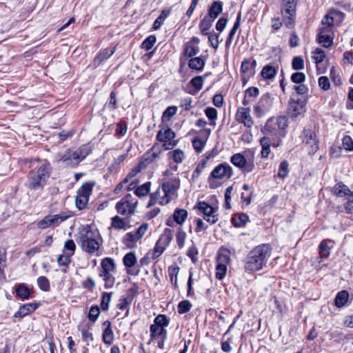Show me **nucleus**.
<instances>
[{"mask_svg": "<svg viewBox=\"0 0 353 353\" xmlns=\"http://www.w3.org/2000/svg\"><path fill=\"white\" fill-rule=\"evenodd\" d=\"M169 323L170 319L165 315L159 314L155 317L153 325L165 328L168 326Z\"/></svg>", "mask_w": 353, "mask_h": 353, "instance_id": "c03bdc74", "label": "nucleus"}, {"mask_svg": "<svg viewBox=\"0 0 353 353\" xmlns=\"http://www.w3.org/2000/svg\"><path fill=\"white\" fill-rule=\"evenodd\" d=\"M114 274H99V276L102 278L104 282V287L105 289L112 288L115 283Z\"/></svg>", "mask_w": 353, "mask_h": 353, "instance_id": "a19ab883", "label": "nucleus"}, {"mask_svg": "<svg viewBox=\"0 0 353 353\" xmlns=\"http://www.w3.org/2000/svg\"><path fill=\"white\" fill-rule=\"evenodd\" d=\"M94 185V182L84 183L78 190L75 203L79 210L84 209L87 206Z\"/></svg>", "mask_w": 353, "mask_h": 353, "instance_id": "1a4fd4ad", "label": "nucleus"}, {"mask_svg": "<svg viewBox=\"0 0 353 353\" xmlns=\"http://www.w3.org/2000/svg\"><path fill=\"white\" fill-rule=\"evenodd\" d=\"M319 254L321 258H327L330 254V249L327 245V241H323L319 246Z\"/></svg>", "mask_w": 353, "mask_h": 353, "instance_id": "3c124183", "label": "nucleus"}, {"mask_svg": "<svg viewBox=\"0 0 353 353\" xmlns=\"http://www.w3.org/2000/svg\"><path fill=\"white\" fill-rule=\"evenodd\" d=\"M103 325L105 326V328L103 332V341L107 345H111L114 339V333L111 327V323L109 321H105L103 323Z\"/></svg>", "mask_w": 353, "mask_h": 353, "instance_id": "a878e982", "label": "nucleus"}, {"mask_svg": "<svg viewBox=\"0 0 353 353\" xmlns=\"http://www.w3.org/2000/svg\"><path fill=\"white\" fill-rule=\"evenodd\" d=\"M188 217V212L185 209L177 208L173 214L174 221L179 225H182Z\"/></svg>", "mask_w": 353, "mask_h": 353, "instance_id": "7c9ffc66", "label": "nucleus"}, {"mask_svg": "<svg viewBox=\"0 0 353 353\" xmlns=\"http://www.w3.org/2000/svg\"><path fill=\"white\" fill-rule=\"evenodd\" d=\"M90 148L85 145L75 150L69 149L61 157L60 161H63L65 165L74 167L84 159L90 154Z\"/></svg>", "mask_w": 353, "mask_h": 353, "instance_id": "423d86ee", "label": "nucleus"}, {"mask_svg": "<svg viewBox=\"0 0 353 353\" xmlns=\"http://www.w3.org/2000/svg\"><path fill=\"white\" fill-rule=\"evenodd\" d=\"M150 182H147L141 185L137 186L134 191V194L137 196H143L147 195L150 189Z\"/></svg>", "mask_w": 353, "mask_h": 353, "instance_id": "a18cd8bd", "label": "nucleus"}, {"mask_svg": "<svg viewBox=\"0 0 353 353\" xmlns=\"http://www.w3.org/2000/svg\"><path fill=\"white\" fill-rule=\"evenodd\" d=\"M180 187V180L177 176H172L170 179L162 182L161 188L150 195L148 206L155 203L160 205L168 204L171 200L175 199L177 190Z\"/></svg>", "mask_w": 353, "mask_h": 353, "instance_id": "f03ea898", "label": "nucleus"}, {"mask_svg": "<svg viewBox=\"0 0 353 353\" xmlns=\"http://www.w3.org/2000/svg\"><path fill=\"white\" fill-rule=\"evenodd\" d=\"M64 250L70 251V252L68 253V254L72 256L76 250V245L74 241L72 239L65 241L64 243Z\"/></svg>", "mask_w": 353, "mask_h": 353, "instance_id": "69168bd1", "label": "nucleus"}, {"mask_svg": "<svg viewBox=\"0 0 353 353\" xmlns=\"http://www.w3.org/2000/svg\"><path fill=\"white\" fill-rule=\"evenodd\" d=\"M123 262L128 270V274L132 275H138L139 274L140 270L139 269L137 270L131 269L137 262V257L134 252H131L127 253L123 259Z\"/></svg>", "mask_w": 353, "mask_h": 353, "instance_id": "4be33fe9", "label": "nucleus"}, {"mask_svg": "<svg viewBox=\"0 0 353 353\" xmlns=\"http://www.w3.org/2000/svg\"><path fill=\"white\" fill-rule=\"evenodd\" d=\"M115 271L116 265L114 261L112 258L106 257L102 259L99 275L105 274H114Z\"/></svg>", "mask_w": 353, "mask_h": 353, "instance_id": "5701e85b", "label": "nucleus"}, {"mask_svg": "<svg viewBox=\"0 0 353 353\" xmlns=\"http://www.w3.org/2000/svg\"><path fill=\"white\" fill-rule=\"evenodd\" d=\"M276 70L271 65H265L261 71V75L264 79H271L274 77Z\"/></svg>", "mask_w": 353, "mask_h": 353, "instance_id": "49530a36", "label": "nucleus"}, {"mask_svg": "<svg viewBox=\"0 0 353 353\" xmlns=\"http://www.w3.org/2000/svg\"><path fill=\"white\" fill-rule=\"evenodd\" d=\"M114 53V48H106L101 50L94 59L96 65H99L104 60L110 58Z\"/></svg>", "mask_w": 353, "mask_h": 353, "instance_id": "c85d7f7f", "label": "nucleus"}, {"mask_svg": "<svg viewBox=\"0 0 353 353\" xmlns=\"http://www.w3.org/2000/svg\"><path fill=\"white\" fill-rule=\"evenodd\" d=\"M303 133L304 141L308 146V152L310 154H314L319 149L316 134L312 130H304Z\"/></svg>", "mask_w": 353, "mask_h": 353, "instance_id": "6ab92c4d", "label": "nucleus"}, {"mask_svg": "<svg viewBox=\"0 0 353 353\" xmlns=\"http://www.w3.org/2000/svg\"><path fill=\"white\" fill-rule=\"evenodd\" d=\"M349 298L347 292L343 290L339 292L335 298V305L339 307H343L347 303Z\"/></svg>", "mask_w": 353, "mask_h": 353, "instance_id": "c9c22d12", "label": "nucleus"}, {"mask_svg": "<svg viewBox=\"0 0 353 353\" xmlns=\"http://www.w3.org/2000/svg\"><path fill=\"white\" fill-rule=\"evenodd\" d=\"M140 240L134 232H128L123 238V243L128 248H132L136 246V243Z\"/></svg>", "mask_w": 353, "mask_h": 353, "instance_id": "473e14b6", "label": "nucleus"}, {"mask_svg": "<svg viewBox=\"0 0 353 353\" xmlns=\"http://www.w3.org/2000/svg\"><path fill=\"white\" fill-rule=\"evenodd\" d=\"M292 67L295 70H301L304 68V61L301 57H295L292 61Z\"/></svg>", "mask_w": 353, "mask_h": 353, "instance_id": "052dcab7", "label": "nucleus"}, {"mask_svg": "<svg viewBox=\"0 0 353 353\" xmlns=\"http://www.w3.org/2000/svg\"><path fill=\"white\" fill-rule=\"evenodd\" d=\"M284 23L288 28L291 27L294 22L295 15V4L293 1H288L281 8Z\"/></svg>", "mask_w": 353, "mask_h": 353, "instance_id": "f3484780", "label": "nucleus"}, {"mask_svg": "<svg viewBox=\"0 0 353 353\" xmlns=\"http://www.w3.org/2000/svg\"><path fill=\"white\" fill-rule=\"evenodd\" d=\"M343 148L347 151L353 150V140L350 136H345L342 140Z\"/></svg>", "mask_w": 353, "mask_h": 353, "instance_id": "e2e57ef3", "label": "nucleus"}, {"mask_svg": "<svg viewBox=\"0 0 353 353\" xmlns=\"http://www.w3.org/2000/svg\"><path fill=\"white\" fill-rule=\"evenodd\" d=\"M223 10V3L219 1H214L209 10H208V17L212 20H214L219 14L222 12Z\"/></svg>", "mask_w": 353, "mask_h": 353, "instance_id": "cd10ccee", "label": "nucleus"}, {"mask_svg": "<svg viewBox=\"0 0 353 353\" xmlns=\"http://www.w3.org/2000/svg\"><path fill=\"white\" fill-rule=\"evenodd\" d=\"M72 216L70 212H61L57 214H48L37 223L39 229L55 228Z\"/></svg>", "mask_w": 353, "mask_h": 353, "instance_id": "6e6552de", "label": "nucleus"}, {"mask_svg": "<svg viewBox=\"0 0 353 353\" xmlns=\"http://www.w3.org/2000/svg\"><path fill=\"white\" fill-rule=\"evenodd\" d=\"M137 204V199L131 194H128L117 203L115 209L119 214L130 217L135 213Z\"/></svg>", "mask_w": 353, "mask_h": 353, "instance_id": "0eeeda50", "label": "nucleus"}, {"mask_svg": "<svg viewBox=\"0 0 353 353\" xmlns=\"http://www.w3.org/2000/svg\"><path fill=\"white\" fill-rule=\"evenodd\" d=\"M112 292H103L101 296V307L103 310H108L109 308V304L111 301Z\"/></svg>", "mask_w": 353, "mask_h": 353, "instance_id": "864d4df0", "label": "nucleus"}, {"mask_svg": "<svg viewBox=\"0 0 353 353\" xmlns=\"http://www.w3.org/2000/svg\"><path fill=\"white\" fill-rule=\"evenodd\" d=\"M273 98L270 93L262 95L259 101L254 106V112L259 117L263 116L272 108Z\"/></svg>", "mask_w": 353, "mask_h": 353, "instance_id": "9b49d317", "label": "nucleus"}, {"mask_svg": "<svg viewBox=\"0 0 353 353\" xmlns=\"http://www.w3.org/2000/svg\"><path fill=\"white\" fill-rule=\"evenodd\" d=\"M305 111V108L303 101L299 99H290L288 108V112L290 117L296 118L303 114Z\"/></svg>", "mask_w": 353, "mask_h": 353, "instance_id": "dca6fc26", "label": "nucleus"}, {"mask_svg": "<svg viewBox=\"0 0 353 353\" xmlns=\"http://www.w3.org/2000/svg\"><path fill=\"white\" fill-rule=\"evenodd\" d=\"M169 14L170 11L165 10H162L159 17L155 19L152 28L154 30H159Z\"/></svg>", "mask_w": 353, "mask_h": 353, "instance_id": "e433bc0d", "label": "nucleus"}, {"mask_svg": "<svg viewBox=\"0 0 353 353\" xmlns=\"http://www.w3.org/2000/svg\"><path fill=\"white\" fill-rule=\"evenodd\" d=\"M231 162L234 165L240 168L243 172H250L254 168L252 157L246 159L243 154L237 153L232 156Z\"/></svg>", "mask_w": 353, "mask_h": 353, "instance_id": "9d476101", "label": "nucleus"}, {"mask_svg": "<svg viewBox=\"0 0 353 353\" xmlns=\"http://www.w3.org/2000/svg\"><path fill=\"white\" fill-rule=\"evenodd\" d=\"M232 176V167L229 164L224 163L216 166L211 172L210 176L214 179H223L224 178L229 179Z\"/></svg>", "mask_w": 353, "mask_h": 353, "instance_id": "2eb2a0df", "label": "nucleus"}, {"mask_svg": "<svg viewBox=\"0 0 353 353\" xmlns=\"http://www.w3.org/2000/svg\"><path fill=\"white\" fill-rule=\"evenodd\" d=\"M75 236L76 241L81 250L90 254L98 251L101 246V236L99 232L93 230L89 225L79 228Z\"/></svg>", "mask_w": 353, "mask_h": 353, "instance_id": "7ed1b4c3", "label": "nucleus"}, {"mask_svg": "<svg viewBox=\"0 0 353 353\" xmlns=\"http://www.w3.org/2000/svg\"><path fill=\"white\" fill-rule=\"evenodd\" d=\"M272 254V248L269 244H261L253 248L244 260L245 272H256L262 270Z\"/></svg>", "mask_w": 353, "mask_h": 353, "instance_id": "f257e3e1", "label": "nucleus"}, {"mask_svg": "<svg viewBox=\"0 0 353 353\" xmlns=\"http://www.w3.org/2000/svg\"><path fill=\"white\" fill-rule=\"evenodd\" d=\"M332 35L330 34H319L318 41L323 47L327 48L332 44Z\"/></svg>", "mask_w": 353, "mask_h": 353, "instance_id": "09e8293b", "label": "nucleus"}, {"mask_svg": "<svg viewBox=\"0 0 353 353\" xmlns=\"http://www.w3.org/2000/svg\"><path fill=\"white\" fill-rule=\"evenodd\" d=\"M197 209L203 214L204 219L210 224L218 221L217 209L210 205L205 201H199L196 205Z\"/></svg>", "mask_w": 353, "mask_h": 353, "instance_id": "ddd939ff", "label": "nucleus"}, {"mask_svg": "<svg viewBox=\"0 0 353 353\" xmlns=\"http://www.w3.org/2000/svg\"><path fill=\"white\" fill-rule=\"evenodd\" d=\"M150 332L151 341H156L159 339H166L167 331L165 327L152 324L150 327Z\"/></svg>", "mask_w": 353, "mask_h": 353, "instance_id": "b1692460", "label": "nucleus"}, {"mask_svg": "<svg viewBox=\"0 0 353 353\" xmlns=\"http://www.w3.org/2000/svg\"><path fill=\"white\" fill-rule=\"evenodd\" d=\"M205 145V141L200 138L196 137L192 141V146L198 153L201 152Z\"/></svg>", "mask_w": 353, "mask_h": 353, "instance_id": "bf43d9fd", "label": "nucleus"}, {"mask_svg": "<svg viewBox=\"0 0 353 353\" xmlns=\"http://www.w3.org/2000/svg\"><path fill=\"white\" fill-rule=\"evenodd\" d=\"M214 20L211 19L208 17H205L201 21L199 24V28L201 31V33L207 35L209 34L208 31L212 26V22Z\"/></svg>", "mask_w": 353, "mask_h": 353, "instance_id": "ea45409f", "label": "nucleus"}, {"mask_svg": "<svg viewBox=\"0 0 353 353\" xmlns=\"http://www.w3.org/2000/svg\"><path fill=\"white\" fill-rule=\"evenodd\" d=\"M127 130L128 128L125 122L121 121L117 125L116 134L119 137L124 136L127 132Z\"/></svg>", "mask_w": 353, "mask_h": 353, "instance_id": "774afa93", "label": "nucleus"}, {"mask_svg": "<svg viewBox=\"0 0 353 353\" xmlns=\"http://www.w3.org/2000/svg\"><path fill=\"white\" fill-rule=\"evenodd\" d=\"M156 41V37L154 35H150L143 41L141 47L143 49L148 51L152 48Z\"/></svg>", "mask_w": 353, "mask_h": 353, "instance_id": "8fccbe9b", "label": "nucleus"}, {"mask_svg": "<svg viewBox=\"0 0 353 353\" xmlns=\"http://www.w3.org/2000/svg\"><path fill=\"white\" fill-rule=\"evenodd\" d=\"M175 133L172 129L168 128L164 131L159 130L157 135V140L163 143V147L164 150L172 149L176 145V141L174 140Z\"/></svg>", "mask_w": 353, "mask_h": 353, "instance_id": "f8f14e48", "label": "nucleus"}, {"mask_svg": "<svg viewBox=\"0 0 353 353\" xmlns=\"http://www.w3.org/2000/svg\"><path fill=\"white\" fill-rule=\"evenodd\" d=\"M186 236H187V234H186L185 232H184L181 228L179 229L176 236V240L178 246L180 248H182L184 247Z\"/></svg>", "mask_w": 353, "mask_h": 353, "instance_id": "6e6d98bb", "label": "nucleus"}, {"mask_svg": "<svg viewBox=\"0 0 353 353\" xmlns=\"http://www.w3.org/2000/svg\"><path fill=\"white\" fill-rule=\"evenodd\" d=\"M163 149L158 145L154 144L152 148L145 154L146 160L153 161L161 154Z\"/></svg>", "mask_w": 353, "mask_h": 353, "instance_id": "2f4dec72", "label": "nucleus"}, {"mask_svg": "<svg viewBox=\"0 0 353 353\" xmlns=\"http://www.w3.org/2000/svg\"><path fill=\"white\" fill-rule=\"evenodd\" d=\"M236 120L239 123H243L246 127L250 128L253 124V121L250 115V108H239L236 113Z\"/></svg>", "mask_w": 353, "mask_h": 353, "instance_id": "aec40b11", "label": "nucleus"}, {"mask_svg": "<svg viewBox=\"0 0 353 353\" xmlns=\"http://www.w3.org/2000/svg\"><path fill=\"white\" fill-rule=\"evenodd\" d=\"M230 262V257L227 252L219 253L215 273L216 279L222 280L225 277L227 273V265Z\"/></svg>", "mask_w": 353, "mask_h": 353, "instance_id": "4468645a", "label": "nucleus"}, {"mask_svg": "<svg viewBox=\"0 0 353 353\" xmlns=\"http://www.w3.org/2000/svg\"><path fill=\"white\" fill-rule=\"evenodd\" d=\"M192 305L189 301H182L178 305V312L179 314L188 312L191 309Z\"/></svg>", "mask_w": 353, "mask_h": 353, "instance_id": "680f3d73", "label": "nucleus"}, {"mask_svg": "<svg viewBox=\"0 0 353 353\" xmlns=\"http://www.w3.org/2000/svg\"><path fill=\"white\" fill-rule=\"evenodd\" d=\"M16 294L22 300L28 299L30 296V290L24 283H21L17 287Z\"/></svg>", "mask_w": 353, "mask_h": 353, "instance_id": "72a5a7b5", "label": "nucleus"}, {"mask_svg": "<svg viewBox=\"0 0 353 353\" xmlns=\"http://www.w3.org/2000/svg\"><path fill=\"white\" fill-rule=\"evenodd\" d=\"M289 173L288 163L286 161H283L281 163L279 170L278 176L281 179H285L288 176Z\"/></svg>", "mask_w": 353, "mask_h": 353, "instance_id": "5fc2aeb1", "label": "nucleus"}, {"mask_svg": "<svg viewBox=\"0 0 353 353\" xmlns=\"http://www.w3.org/2000/svg\"><path fill=\"white\" fill-rule=\"evenodd\" d=\"M334 193L338 196H347V199L349 197L350 193H351V190L350 188L343 184L342 183H338L333 187Z\"/></svg>", "mask_w": 353, "mask_h": 353, "instance_id": "c756f323", "label": "nucleus"}, {"mask_svg": "<svg viewBox=\"0 0 353 353\" xmlns=\"http://www.w3.org/2000/svg\"><path fill=\"white\" fill-rule=\"evenodd\" d=\"M325 57V52L321 48H316L313 52L312 58L315 63L318 65L322 62Z\"/></svg>", "mask_w": 353, "mask_h": 353, "instance_id": "603ef678", "label": "nucleus"}, {"mask_svg": "<svg viewBox=\"0 0 353 353\" xmlns=\"http://www.w3.org/2000/svg\"><path fill=\"white\" fill-rule=\"evenodd\" d=\"M208 41L210 43V46L215 50H216L219 47V34L216 33H210L208 34Z\"/></svg>", "mask_w": 353, "mask_h": 353, "instance_id": "0e129e2a", "label": "nucleus"}, {"mask_svg": "<svg viewBox=\"0 0 353 353\" xmlns=\"http://www.w3.org/2000/svg\"><path fill=\"white\" fill-rule=\"evenodd\" d=\"M38 307L37 303H26L20 306L19 309L14 314L15 318H22L34 312Z\"/></svg>", "mask_w": 353, "mask_h": 353, "instance_id": "393cba45", "label": "nucleus"}, {"mask_svg": "<svg viewBox=\"0 0 353 353\" xmlns=\"http://www.w3.org/2000/svg\"><path fill=\"white\" fill-rule=\"evenodd\" d=\"M177 107L175 105H171L168 107L162 114V121L167 122L170 121L171 118L176 114Z\"/></svg>", "mask_w": 353, "mask_h": 353, "instance_id": "4c0bfd02", "label": "nucleus"}, {"mask_svg": "<svg viewBox=\"0 0 353 353\" xmlns=\"http://www.w3.org/2000/svg\"><path fill=\"white\" fill-rule=\"evenodd\" d=\"M172 238V230L169 228H165L157 243L165 250L171 243Z\"/></svg>", "mask_w": 353, "mask_h": 353, "instance_id": "bb28decb", "label": "nucleus"}, {"mask_svg": "<svg viewBox=\"0 0 353 353\" xmlns=\"http://www.w3.org/2000/svg\"><path fill=\"white\" fill-rule=\"evenodd\" d=\"M205 61L200 57L192 58L188 63V65L192 69L197 70H203Z\"/></svg>", "mask_w": 353, "mask_h": 353, "instance_id": "79ce46f5", "label": "nucleus"}, {"mask_svg": "<svg viewBox=\"0 0 353 353\" xmlns=\"http://www.w3.org/2000/svg\"><path fill=\"white\" fill-rule=\"evenodd\" d=\"M336 12H331L326 14L321 21V26L319 28V34H330L333 35V23H334V15Z\"/></svg>", "mask_w": 353, "mask_h": 353, "instance_id": "a211bd4d", "label": "nucleus"}, {"mask_svg": "<svg viewBox=\"0 0 353 353\" xmlns=\"http://www.w3.org/2000/svg\"><path fill=\"white\" fill-rule=\"evenodd\" d=\"M111 226L116 230H122L125 227V222L119 216H114L111 219Z\"/></svg>", "mask_w": 353, "mask_h": 353, "instance_id": "de8ad7c7", "label": "nucleus"}, {"mask_svg": "<svg viewBox=\"0 0 353 353\" xmlns=\"http://www.w3.org/2000/svg\"><path fill=\"white\" fill-rule=\"evenodd\" d=\"M272 121L265 125L262 129L263 137L260 139V144L262 150L261 155L263 158H267L270 153V146L277 148L281 145V134L279 132L274 131L271 126Z\"/></svg>", "mask_w": 353, "mask_h": 353, "instance_id": "39448f33", "label": "nucleus"}, {"mask_svg": "<svg viewBox=\"0 0 353 353\" xmlns=\"http://www.w3.org/2000/svg\"><path fill=\"white\" fill-rule=\"evenodd\" d=\"M50 164L47 161L39 162L28 173L26 186L31 190H43L51 173Z\"/></svg>", "mask_w": 353, "mask_h": 353, "instance_id": "20e7f679", "label": "nucleus"}, {"mask_svg": "<svg viewBox=\"0 0 353 353\" xmlns=\"http://www.w3.org/2000/svg\"><path fill=\"white\" fill-rule=\"evenodd\" d=\"M169 156L176 163H181L185 159V154L183 150L176 149L171 152H169Z\"/></svg>", "mask_w": 353, "mask_h": 353, "instance_id": "37998d69", "label": "nucleus"}, {"mask_svg": "<svg viewBox=\"0 0 353 353\" xmlns=\"http://www.w3.org/2000/svg\"><path fill=\"white\" fill-rule=\"evenodd\" d=\"M270 121H272L271 126L272 129L277 132H279L281 134V140L284 137L285 134L283 130L288 126V119L285 117H279L276 119H270L267 121L265 125H267Z\"/></svg>", "mask_w": 353, "mask_h": 353, "instance_id": "412c9836", "label": "nucleus"}, {"mask_svg": "<svg viewBox=\"0 0 353 353\" xmlns=\"http://www.w3.org/2000/svg\"><path fill=\"white\" fill-rule=\"evenodd\" d=\"M100 314V309L97 305H92L88 313V318L89 319L92 321L95 322Z\"/></svg>", "mask_w": 353, "mask_h": 353, "instance_id": "13d9d810", "label": "nucleus"}, {"mask_svg": "<svg viewBox=\"0 0 353 353\" xmlns=\"http://www.w3.org/2000/svg\"><path fill=\"white\" fill-rule=\"evenodd\" d=\"M179 272V268L176 265L170 266L168 268V273L170 277V281L174 285L176 284L177 282V275Z\"/></svg>", "mask_w": 353, "mask_h": 353, "instance_id": "4d7b16f0", "label": "nucleus"}, {"mask_svg": "<svg viewBox=\"0 0 353 353\" xmlns=\"http://www.w3.org/2000/svg\"><path fill=\"white\" fill-rule=\"evenodd\" d=\"M37 283L38 288L43 292H49L50 290V281L46 276H41L37 278Z\"/></svg>", "mask_w": 353, "mask_h": 353, "instance_id": "58836bf2", "label": "nucleus"}, {"mask_svg": "<svg viewBox=\"0 0 353 353\" xmlns=\"http://www.w3.org/2000/svg\"><path fill=\"white\" fill-rule=\"evenodd\" d=\"M71 256L68 254H61L57 259V262L61 266H67L71 261Z\"/></svg>", "mask_w": 353, "mask_h": 353, "instance_id": "338daca9", "label": "nucleus"}, {"mask_svg": "<svg viewBox=\"0 0 353 353\" xmlns=\"http://www.w3.org/2000/svg\"><path fill=\"white\" fill-rule=\"evenodd\" d=\"M249 218L246 214L241 213L234 216L232 218V223L236 227H243L248 221Z\"/></svg>", "mask_w": 353, "mask_h": 353, "instance_id": "f704fd0d", "label": "nucleus"}]
</instances>
